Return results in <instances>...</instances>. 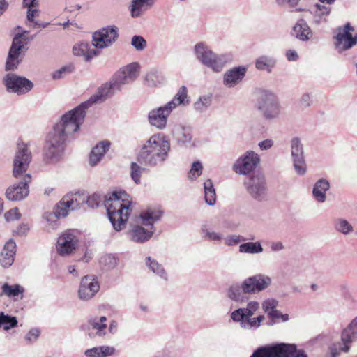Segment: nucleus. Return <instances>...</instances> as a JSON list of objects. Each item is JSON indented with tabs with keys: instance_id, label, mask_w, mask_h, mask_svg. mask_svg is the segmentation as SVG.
Returning a JSON list of instances; mask_svg holds the SVG:
<instances>
[{
	"instance_id": "f257e3e1",
	"label": "nucleus",
	"mask_w": 357,
	"mask_h": 357,
	"mask_svg": "<svg viewBox=\"0 0 357 357\" xmlns=\"http://www.w3.org/2000/svg\"><path fill=\"white\" fill-rule=\"evenodd\" d=\"M88 107L82 102L61 116L47 134L43 147V158L47 164H55L63 156L68 138L79 130Z\"/></svg>"
},
{
	"instance_id": "7c9ffc66",
	"label": "nucleus",
	"mask_w": 357,
	"mask_h": 357,
	"mask_svg": "<svg viewBox=\"0 0 357 357\" xmlns=\"http://www.w3.org/2000/svg\"><path fill=\"white\" fill-rule=\"evenodd\" d=\"M115 353L116 349L114 347L102 345L85 350L84 356L86 357H109Z\"/></svg>"
},
{
	"instance_id": "f03ea898",
	"label": "nucleus",
	"mask_w": 357,
	"mask_h": 357,
	"mask_svg": "<svg viewBox=\"0 0 357 357\" xmlns=\"http://www.w3.org/2000/svg\"><path fill=\"white\" fill-rule=\"evenodd\" d=\"M30 143H24L19 140L17 144V151L13 160V175L15 178L22 176V180L18 183L9 186L5 192L6 198L10 201H21L26 198L29 193V183L31 176L25 174L31 161L32 154L29 149Z\"/></svg>"
},
{
	"instance_id": "5701e85b",
	"label": "nucleus",
	"mask_w": 357,
	"mask_h": 357,
	"mask_svg": "<svg viewBox=\"0 0 357 357\" xmlns=\"http://www.w3.org/2000/svg\"><path fill=\"white\" fill-rule=\"evenodd\" d=\"M171 133L180 146L190 144L192 141V130L190 126L176 124L172 128Z\"/></svg>"
},
{
	"instance_id": "a19ab883",
	"label": "nucleus",
	"mask_w": 357,
	"mask_h": 357,
	"mask_svg": "<svg viewBox=\"0 0 357 357\" xmlns=\"http://www.w3.org/2000/svg\"><path fill=\"white\" fill-rule=\"evenodd\" d=\"M205 202L210 206L215 204L216 194L213 183L211 179L206 180L204 183Z\"/></svg>"
},
{
	"instance_id": "a211bd4d",
	"label": "nucleus",
	"mask_w": 357,
	"mask_h": 357,
	"mask_svg": "<svg viewBox=\"0 0 357 357\" xmlns=\"http://www.w3.org/2000/svg\"><path fill=\"white\" fill-rule=\"evenodd\" d=\"M100 290V284L98 280L91 275H86L82 278L79 289L78 297L83 301L92 299Z\"/></svg>"
},
{
	"instance_id": "0e129e2a",
	"label": "nucleus",
	"mask_w": 357,
	"mask_h": 357,
	"mask_svg": "<svg viewBox=\"0 0 357 357\" xmlns=\"http://www.w3.org/2000/svg\"><path fill=\"white\" fill-rule=\"evenodd\" d=\"M270 248L273 252H279L282 250L284 246L281 241H273L270 244Z\"/></svg>"
},
{
	"instance_id": "a18cd8bd",
	"label": "nucleus",
	"mask_w": 357,
	"mask_h": 357,
	"mask_svg": "<svg viewBox=\"0 0 357 357\" xmlns=\"http://www.w3.org/2000/svg\"><path fill=\"white\" fill-rule=\"evenodd\" d=\"M66 199L65 196L61 199V200L57 204L55 207L54 214L56 218H65L68 215V213L71 210V207L70 204L66 203Z\"/></svg>"
},
{
	"instance_id": "4d7b16f0",
	"label": "nucleus",
	"mask_w": 357,
	"mask_h": 357,
	"mask_svg": "<svg viewBox=\"0 0 357 357\" xmlns=\"http://www.w3.org/2000/svg\"><path fill=\"white\" fill-rule=\"evenodd\" d=\"M156 72L154 69L148 72L144 78V83L149 86H155Z\"/></svg>"
},
{
	"instance_id": "603ef678",
	"label": "nucleus",
	"mask_w": 357,
	"mask_h": 357,
	"mask_svg": "<svg viewBox=\"0 0 357 357\" xmlns=\"http://www.w3.org/2000/svg\"><path fill=\"white\" fill-rule=\"evenodd\" d=\"M225 244L227 246H234L238 245L241 242H244L245 238L240 235L232 234L229 235L223 238Z\"/></svg>"
},
{
	"instance_id": "412c9836",
	"label": "nucleus",
	"mask_w": 357,
	"mask_h": 357,
	"mask_svg": "<svg viewBox=\"0 0 357 357\" xmlns=\"http://www.w3.org/2000/svg\"><path fill=\"white\" fill-rule=\"evenodd\" d=\"M248 68L244 66L234 67L227 70L223 76V84L228 88L235 87L245 76Z\"/></svg>"
},
{
	"instance_id": "f8f14e48",
	"label": "nucleus",
	"mask_w": 357,
	"mask_h": 357,
	"mask_svg": "<svg viewBox=\"0 0 357 357\" xmlns=\"http://www.w3.org/2000/svg\"><path fill=\"white\" fill-rule=\"evenodd\" d=\"M6 91L18 96L29 93L33 88V83L29 79L15 73L6 74L2 79Z\"/></svg>"
},
{
	"instance_id": "2f4dec72",
	"label": "nucleus",
	"mask_w": 357,
	"mask_h": 357,
	"mask_svg": "<svg viewBox=\"0 0 357 357\" xmlns=\"http://www.w3.org/2000/svg\"><path fill=\"white\" fill-rule=\"evenodd\" d=\"M24 292V287L18 284L10 285L8 283H4L1 287L0 296L4 295L17 301L18 298L22 299L23 298Z\"/></svg>"
},
{
	"instance_id": "473e14b6",
	"label": "nucleus",
	"mask_w": 357,
	"mask_h": 357,
	"mask_svg": "<svg viewBox=\"0 0 357 357\" xmlns=\"http://www.w3.org/2000/svg\"><path fill=\"white\" fill-rule=\"evenodd\" d=\"M293 32L295 35L294 36L303 41H306L309 40L310 36L311 34V31L310 27L305 21L303 19L299 20L297 23L294 25L293 28Z\"/></svg>"
},
{
	"instance_id": "58836bf2",
	"label": "nucleus",
	"mask_w": 357,
	"mask_h": 357,
	"mask_svg": "<svg viewBox=\"0 0 357 357\" xmlns=\"http://www.w3.org/2000/svg\"><path fill=\"white\" fill-rule=\"evenodd\" d=\"M212 104V95L206 94L201 96L194 103L193 109L197 113L205 112Z\"/></svg>"
},
{
	"instance_id": "f704fd0d",
	"label": "nucleus",
	"mask_w": 357,
	"mask_h": 357,
	"mask_svg": "<svg viewBox=\"0 0 357 357\" xmlns=\"http://www.w3.org/2000/svg\"><path fill=\"white\" fill-rule=\"evenodd\" d=\"M107 317L102 316L100 317H93L89 319V324L93 330L96 331L98 336H103L106 334L107 326L105 324Z\"/></svg>"
},
{
	"instance_id": "774afa93",
	"label": "nucleus",
	"mask_w": 357,
	"mask_h": 357,
	"mask_svg": "<svg viewBox=\"0 0 357 357\" xmlns=\"http://www.w3.org/2000/svg\"><path fill=\"white\" fill-rule=\"evenodd\" d=\"M158 275H159L160 278L162 280H163L165 282H167L168 280V275H167V272L162 267H161L158 264Z\"/></svg>"
},
{
	"instance_id": "49530a36",
	"label": "nucleus",
	"mask_w": 357,
	"mask_h": 357,
	"mask_svg": "<svg viewBox=\"0 0 357 357\" xmlns=\"http://www.w3.org/2000/svg\"><path fill=\"white\" fill-rule=\"evenodd\" d=\"M203 166L199 161H195L192 164L188 173V178L191 181L196 180L202 173Z\"/></svg>"
},
{
	"instance_id": "b1692460",
	"label": "nucleus",
	"mask_w": 357,
	"mask_h": 357,
	"mask_svg": "<svg viewBox=\"0 0 357 357\" xmlns=\"http://www.w3.org/2000/svg\"><path fill=\"white\" fill-rule=\"evenodd\" d=\"M111 143L108 140H104L98 143L91 150L89 155V164L91 166H96L104 157L105 153L109 150Z\"/></svg>"
},
{
	"instance_id": "dca6fc26",
	"label": "nucleus",
	"mask_w": 357,
	"mask_h": 357,
	"mask_svg": "<svg viewBox=\"0 0 357 357\" xmlns=\"http://www.w3.org/2000/svg\"><path fill=\"white\" fill-rule=\"evenodd\" d=\"M118 36V28L116 26H108L93 33L92 45L98 49L109 47Z\"/></svg>"
},
{
	"instance_id": "9d476101",
	"label": "nucleus",
	"mask_w": 357,
	"mask_h": 357,
	"mask_svg": "<svg viewBox=\"0 0 357 357\" xmlns=\"http://www.w3.org/2000/svg\"><path fill=\"white\" fill-rule=\"evenodd\" d=\"M196 58L204 66L211 68L214 72H220L226 63L224 55H218L204 43H199L195 46Z\"/></svg>"
},
{
	"instance_id": "2eb2a0df",
	"label": "nucleus",
	"mask_w": 357,
	"mask_h": 357,
	"mask_svg": "<svg viewBox=\"0 0 357 357\" xmlns=\"http://www.w3.org/2000/svg\"><path fill=\"white\" fill-rule=\"evenodd\" d=\"M26 33H28V31H25L22 33H18L14 37L6 63L7 70H13L19 65L20 60L18 59V57L20 52L25 50L27 45V38L24 36Z\"/></svg>"
},
{
	"instance_id": "69168bd1",
	"label": "nucleus",
	"mask_w": 357,
	"mask_h": 357,
	"mask_svg": "<svg viewBox=\"0 0 357 357\" xmlns=\"http://www.w3.org/2000/svg\"><path fill=\"white\" fill-rule=\"evenodd\" d=\"M286 57L289 61H295L298 59V55L295 50H289L286 52Z\"/></svg>"
},
{
	"instance_id": "4468645a",
	"label": "nucleus",
	"mask_w": 357,
	"mask_h": 357,
	"mask_svg": "<svg viewBox=\"0 0 357 357\" xmlns=\"http://www.w3.org/2000/svg\"><path fill=\"white\" fill-rule=\"evenodd\" d=\"M291 158L293 167L299 176H303L307 172V165L304 156V147L301 139L298 137H292L290 140Z\"/></svg>"
},
{
	"instance_id": "ddd939ff",
	"label": "nucleus",
	"mask_w": 357,
	"mask_h": 357,
	"mask_svg": "<svg viewBox=\"0 0 357 357\" xmlns=\"http://www.w3.org/2000/svg\"><path fill=\"white\" fill-rule=\"evenodd\" d=\"M259 163V155L253 151H248L236 160L232 169L239 175L245 176L254 172Z\"/></svg>"
},
{
	"instance_id": "72a5a7b5",
	"label": "nucleus",
	"mask_w": 357,
	"mask_h": 357,
	"mask_svg": "<svg viewBox=\"0 0 357 357\" xmlns=\"http://www.w3.org/2000/svg\"><path fill=\"white\" fill-rule=\"evenodd\" d=\"M155 220L154 211L147 209L141 212L138 216L132 220V223L142 226H153Z\"/></svg>"
},
{
	"instance_id": "bb28decb",
	"label": "nucleus",
	"mask_w": 357,
	"mask_h": 357,
	"mask_svg": "<svg viewBox=\"0 0 357 357\" xmlns=\"http://www.w3.org/2000/svg\"><path fill=\"white\" fill-rule=\"evenodd\" d=\"M154 2L155 0H131L130 10L132 17H140L153 6Z\"/></svg>"
},
{
	"instance_id": "c9c22d12",
	"label": "nucleus",
	"mask_w": 357,
	"mask_h": 357,
	"mask_svg": "<svg viewBox=\"0 0 357 357\" xmlns=\"http://www.w3.org/2000/svg\"><path fill=\"white\" fill-rule=\"evenodd\" d=\"M66 204H70L71 210L74 211L79 208L85 203L86 196L83 193L75 192L69 193L66 196Z\"/></svg>"
},
{
	"instance_id": "13d9d810",
	"label": "nucleus",
	"mask_w": 357,
	"mask_h": 357,
	"mask_svg": "<svg viewBox=\"0 0 357 357\" xmlns=\"http://www.w3.org/2000/svg\"><path fill=\"white\" fill-rule=\"evenodd\" d=\"M40 331L38 328H31L26 335L25 339L29 342H35L40 336Z\"/></svg>"
},
{
	"instance_id": "5fc2aeb1",
	"label": "nucleus",
	"mask_w": 357,
	"mask_h": 357,
	"mask_svg": "<svg viewBox=\"0 0 357 357\" xmlns=\"http://www.w3.org/2000/svg\"><path fill=\"white\" fill-rule=\"evenodd\" d=\"M102 199L100 196L97 194H93L90 196H86L85 202L88 204L89 206L91 208H97L98 207Z\"/></svg>"
},
{
	"instance_id": "ea45409f",
	"label": "nucleus",
	"mask_w": 357,
	"mask_h": 357,
	"mask_svg": "<svg viewBox=\"0 0 357 357\" xmlns=\"http://www.w3.org/2000/svg\"><path fill=\"white\" fill-rule=\"evenodd\" d=\"M239 252L243 254H259L264 251V248L260 241L246 242L239 245Z\"/></svg>"
},
{
	"instance_id": "4be33fe9",
	"label": "nucleus",
	"mask_w": 357,
	"mask_h": 357,
	"mask_svg": "<svg viewBox=\"0 0 357 357\" xmlns=\"http://www.w3.org/2000/svg\"><path fill=\"white\" fill-rule=\"evenodd\" d=\"M16 254V243L13 239L8 241L1 253L0 264L3 268H8L12 266L15 261Z\"/></svg>"
},
{
	"instance_id": "f3484780",
	"label": "nucleus",
	"mask_w": 357,
	"mask_h": 357,
	"mask_svg": "<svg viewBox=\"0 0 357 357\" xmlns=\"http://www.w3.org/2000/svg\"><path fill=\"white\" fill-rule=\"evenodd\" d=\"M354 30V27L349 23L346 24L343 28L337 29L335 45L339 52L351 49L357 44V34L353 36L351 33Z\"/></svg>"
},
{
	"instance_id": "39448f33",
	"label": "nucleus",
	"mask_w": 357,
	"mask_h": 357,
	"mask_svg": "<svg viewBox=\"0 0 357 357\" xmlns=\"http://www.w3.org/2000/svg\"><path fill=\"white\" fill-rule=\"evenodd\" d=\"M271 281L266 275L256 274L245 278L241 283L230 285L227 290V296L233 301L242 303L248 300L247 295L257 294L267 289Z\"/></svg>"
},
{
	"instance_id": "864d4df0",
	"label": "nucleus",
	"mask_w": 357,
	"mask_h": 357,
	"mask_svg": "<svg viewBox=\"0 0 357 357\" xmlns=\"http://www.w3.org/2000/svg\"><path fill=\"white\" fill-rule=\"evenodd\" d=\"M131 45L138 51H142L146 46V41L141 36H134L131 39Z\"/></svg>"
},
{
	"instance_id": "680f3d73",
	"label": "nucleus",
	"mask_w": 357,
	"mask_h": 357,
	"mask_svg": "<svg viewBox=\"0 0 357 357\" xmlns=\"http://www.w3.org/2000/svg\"><path fill=\"white\" fill-rule=\"evenodd\" d=\"M29 229V226L27 223H22L17 227L15 232L16 234L22 236L26 235Z\"/></svg>"
},
{
	"instance_id": "20e7f679",
	"label": "nucleus",
	"mask_w": 357,
	"mask_h": 357,
	"mask_svg": "<svg viewBox=\"0 0 357 357\" xmlns=\"http://www.w3.org/2000/svg\"><path fill=\"white\" fill-rule=\"evenodd\" d=\"M128 197L124 191L113 192L105 201L109 220L116 231L125 228L132 211L133 202Z\"/></svg>"
},
{
	"instance_id": "de8ad7c7",
	"label": "nucleus",
	"mask_w": 357,
	"mask_h": 357,
	"mask_svg": "<svg viewBox=\"0 0 357 357\" xmlns=\"http://www.w3.org/2000/svg\"><path fill=\"white\" fill-rule=\"evenodd\" d=\"M100 262L107 269H112L116 266L118 259L114 255L108 254L102 256L100 258Z\"/></svg>"
},
{
	"instance_id": "6e6d98bb",
	"label": "nucleus",
	"mask_w": 357,
	"mask_h": 357,
	"mask_svg": "<svg viewBox=\"0 0 357 357\" xmlns=\"http://www.w3.org/2000/svg\"><path fill=\"white\" fill-rule=\"evenodd\" d=\"M20 217L21 214L17 208H12L4 214V218L7 222L17 220Z\"/></svg>"
},
{
	"instance_id": "052dcab7",
	"label": "nucleus",
	"mask_w": 357,
	"mask_h": 357,
	"mask_svg": "<svg viewBox=\"0 0 357 357\" xmlns=\"http://www.w3.org/2000/svg\"><path fill=\"white\" fill-rule=\"evenodd\" d=\"M312 102V100L311 96L309 93H305L302 95V96L299 100V105L303 108H305V107L310 106Z\"/></svg>"
},
{
	"instance_id": "aec40b11",
	"label": "nucleus",
	"mask_w": 357,
	"mask_h": 357,
	"mask_svg": "<svg viewBox=\"0 0 357 357\" xmlns=\"http://www.w3.org/2000/svg\"><path fill=\"white\" fill-rule=\"evenodd\" d=\"M77 246L76 236L70 232H66L58 238L56 250L61 256H66L71 254Z\"/></svg>"
},
{
	"instance_id": "338daca9",
	"label": "nucleus",
	"mask_w": 357,
	"mask_h": 357,
	"mask_svg": "<svg viewBox=\"0 0 357 357\" xmlns=\"http://www.w3.org/2000/svg\"><path fill=\"white\" fill-rule=\"evenodd\" d=\"M146 265L153 272L156 271V262L154 259H151L150 257L146 259Z\"/></svg>"
},
{
	"instance_id": "6ab92c4d",
	"label": "nucleus",
	"mask_w": 357,
	"mask_h": 357,
	"mask_svg": "<svg viewBox=\"0 0 357 357\" xmlns=\"http://www.w3.org/2000/svg\"><path fill=\"white\" fill-rule=\"evenodd\" d=\"M156 135H153L143 145L138 156L139 163L144 165L156 164Z\"/></svg>"
},
{
	"instance_id": "a878e982",
	"label": "nucleus",
	"mask_w": 357,
	"mask_h": 357,
	"mask_svg": "<svg viewBox=\"0 0 357 357\" xmlns=\"http://www.w3.org/2000/svg\"><path fill=\"white\" fill-rule=\"evenodd\" d=\"M73 52L75 56H83L86 61H90L99 54L98 50L91 48V45L86 42H82L74 45Z\"/></svg>"
},
{
	"instance_id": "8fccbe9b",
	"label": "nucleus",
	"mask_w": 357,
	"mask_h": 357,
	"mask_svg": "<svg viewBox=\"0 0 357 357\" xmlns=\"http://www.w3.org/2000/svg\"><path fill=\"white\" fill-rule=\"evenodd\" d=\"M331 8L322 5H316V10L314 11L315 17H318V20H314L317 24H319L323 17H326L330 14Z\"/></svg>"
},
{
	"instance_id": "7ed1b4c3",
	"label": "nucleus",
	"mask_w": 357,
	"mask_h": 357,
	"mask_svg": "<svg viewBox=\"0 0 357 357\" xmlns=\"http://www.w3.org/2000/svg\"><path fill=\"white\" fill-rule=\"evenodd\" d=\"M139 66L137 63H131L117 71L112 79L102 85L98 91L83 103L89 108L96 103L104 102L112 96L115 92L121 91L126 84L134 82L139 76Z\"/></svg>"
},
{
	"instance_id": "c85d7f7f",
	"label": "nucleus",
	"mask_w": 357,
	"mask_h": 357,
	"mask_svg": "<svg viewBox=\"0 0 357 357\" xmlns=\"http://www.w3.org/2000/svg\"><path fill=\"white\" fill-rule=\"evenodd\" d=\"M132 229L130 231L131 240L136 243H143L148 241L152 236L153 232L145 229L139 225L131 222Z\"/></svg>"
},
{
	"instance_id": "c03bdc74",
	"label": "nucleus",
	"mask_w": 357,
	"mask_h": 357,
	"mask_svg": "<svg viewBox=\"0 0 357 357\" xmlns=\"http://www.w3.org/2000/svg\"><path fill=\"white\" fill-rule=\"evenodd\" d=\"M17 325V319L15 317L0 312V328L8 331Z\"/></svg>"
},
{
	"instance_id": "0eeeda50",
	"label": "nucleus",
	"mask_w": 357,
	"mask_h": 357,
	"mask_svg": "<svg viewBox=\"0 0 357 357\" xmlns=\"http://www.w3.org/2000/svg\"><path fill=\"white\" fill-rule=\"evenodd\" d=\"M255 107L266 120L278 118L281 112V106L278 96L267 90L261 91L258 93Z\"/></svg>"
},
{
	"instance_id": "cd10ccee",
	"label": "nucleus",
	"mask_w": 357,
	"mask_h": 357,
	"mask_svg": "<svg viewBox=\"0 0 357 357\" xmlns=\"http://www.w3.org/2000/svg\"><path fill=\"white\" fill-rule=\"evenodd\" d=\"M330 189V183L325 178L319 179L313 186L312 195L316 201L323 203L326 199V192Z\"/></svg>"
},
{
	"instance_id": "e433bc0d",
	"label": "nucleus",
	"mask_w": 357,
	"mask_h": 357,
	"mask_svg": "<svg viewBox=\"0 0 357 357\" xmlns=\"http://www.w3.org/2000/svg\"><path fill=\"white\" fill-rule=\"evenodd\" d=\"M335 230L343 235H349L354 231L353 225L345 218H337L333 222Z\"/></svg>"
},
{
	"instance_id": "4c0bfd02",
	"label": "nucleus",
	"mask_w": 357,
	"mask_h": 357,
	"mask_svg": "<svg viewBox=\"0 0 357 357\" xmlns=\"http://www.w3.org/2000/svg\"><path fill=\"white\" fill-rule=\"evenodd\" d=\"M276 61L274 58L268 56H261L255 61V67L259 70H266L271 73L275 66Z\"/></svg>"
},
{
	"instance_id": "c756f323",
	"label": "nucleus",
	"mask_w": 357,
	"mask_h": 357,
	"mask_svg": "<svg viewBox=\"0 0 357 357\" xmlns=\"http://www.w3.org/2000/svg\"><path fill=\"white\" fill-rule=\"evenodd\" d=\"M190 103L188 89L185 86L179 88L173 99L166 104V108L174 109L178 105H187Z\"/></svg>"
},
{
	"instance_id": "6e6552de",
	"label": "nucleus",
	"mask_w": 357,
	"mask_h": 357,
	"mask_svg": "<svg viewBox=\"0 0 357 357\" xmlns=\"http://www.w3.org/2000/svg\"><path fill=\"white\" fill-rule=\"evenodd\" d=\"M356 340H357V316L342 331V344L340 342L331 344L328 347L326 357H340L341 351L349 352L351 343Z\"/></svg>"
},
{
	"instance_id": "79ce46f5",
	"label": "nucleus",
	"mask_w": 357,
	"mask_h": 357,
	"mask_svg": "<svg viewBox=\"0 0 357 357\" xmlns=\"http://www.w3.org/2000/svg\"><path fill=\"white\" fill-rule=\"evenodd\" d=\"M201 234L206 241L220 242L224 238V235L220 232H216L207 226H202L201 228Z\"/></svg>"
},
{
	"instance_id": "423d86ee",
	"label": "nucleus",
	"mask_w": 357,
	"mask_h": 357,
	"mask_svg": "<svg viewBox=\"0 0 357 357\" xmlns=\"http://www.w3.org/2000/svg\"><path fill=\"white\" fill-rule=\"evenodd\" d=\"M260 303L257 301H250L245 307H239L234 310L230 315L233 321L238 323L241 328L245 330H256L265 319L263 314L253 317L259 310Z\"/></svg>"
},
{
	"instance_id": "37998d69",
	"label": "nucleus",
	"mask_w": 357,
	"mask_h": 357,
	"mask_svg": "<svg viewBox=\"0 0 357 357\" xmlns=\"http://www.w3.org/2000/svg\"><path fill=\"white\" fill-rule=\"evenodd\" d=\"M173 109L166 108V105L158 108V129L163 130L167 122V118Z\"/></svg>"
},
{
	"instance_id": "3c124183",
	"label": "nucleus",
	"mask_w": 357,
	"mask_h": 357,
	"mask_svg": "<svg viewBox=\"0 0 357 357\" xmlns=\"http://www.w3.org/2000/svg\"><path fill=\"white\" fill-rule=\"evenodd\" d=\"M278 302L274 298H268L264 300L262 303V309L267 315L272 312L278 306Z\"/></svg>"
},
{
	"instance_id": "393cba45",
	"label": "nucleus",
	"mask_w": 357,
	"mask_h": 357,
	"mask_svg": "<svg viewBox=\"0 0 357 357\" xmlns=\"http://www.w3.org/2000/svg\"><path fill=\"white\" fill-rule=\"evenodd\" d=\"M171 151L170 139L164 133H158V162H164Z\"/></svg>"
},
{
	"instance_id": "1a4fd4ad",
	"label": "nucleus",
	"mask_w": 357,
	"mask_h": 357,
	"mask_svg": "<svg viewBox=\"0 0 357 357\" xmlns=\"http://www.w3.org/2000/svg\"><path fill=\"white\" fill-rule=\"evenodd\" d=\"M257 354L260 357H307L303 349H298L294 344L276 343L259 347Z\"/></svg>"
},
{
	"instance_id": "e2e57ef3",
	"label": "nucleus",
	"mask_w": 357,
	"mask_h": 357,
	"mask_svg": "<svg viewBox=\"0 0 357 357\" xmlns=\"http://www.w3.org/2000/svg\"><path fill=\"white\" fill-rule=\"evenodd\" d=\"M35 7L28 8L27 21L34 22V17L39 15V10L34 8Z\"/></svg>"
},
{
	"instance_id": "bf43d9fd",
	"label": "nucleus",
	"mask_w": 357,
	"mask_h": 357,
	"mask_svg": "<svg viewBox=\"0 0 357 357\" xmlns=\"http://www.w3.org/2000/svg\"><path fill=\"white\" fill-rule=\"evenodd\" d=\"M273 145L274 141L271 138L266 139L258 143V146L261 151H267L272 148Z\"/></svg>"
},
{
	"instance_id": "09e8293b",
	"label": "nucleus",
	"mask_w": 357,
	"mask_h": 357,
	"mask_svg": "<svg viewBox=\"0 0 357 357\" xmlns=\"http://www.w3.org/2000/svg\"><path fill=\"white\" fill-rule=\"evenodd\" d=\"M130 176L136 184L140 183L142 172L144 168L141 167L138 164L132 162L130 165Z\"/></svg>"
},
{
	"instance_id": "9b49d317",
	"label": "nucleus",
	"mask_w": 357,
	"mask_h": 357,
	"mask_svg": "<svg viewBox=\"0 0 357 357\" xmlns=\"http://www.w3.org/2000/svg\"><path fill=\"white\" fill-rule=\"evenodd\" d=\"M248 193L255 200L263 202L268 200V190L266 177L262 174H256L245 182Z\"/></svg>"
}]
</instances>
